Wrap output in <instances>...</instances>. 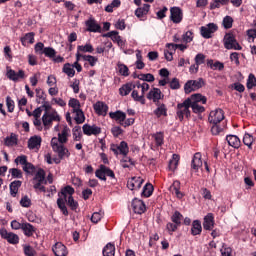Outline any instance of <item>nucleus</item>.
I'll use <instances>...</instances> for the list:
<instances>
[{"label": "nucleus", "instance_id": "nucleus-28", "mask_svg": "<svg viewBox=\"0 0 256 256\" xmlns=\"http://www.w3.org/2000/svg\"><path fill=\"white\" fill-rule=\"evenodd\" d=\"M226 141L230 147H234V149H239L241 146V140L236 135H228L226 137Z\"/></svg>", "mask_w": 256, "mask_h": 256}, {"label": "nucleus", "instance_id": "nucleus-50", "mask_svg": "<svg viewBox=\"0 0 256 256\" xmlns=\"http://www.w3.org/2000/svg\"><path fill=\"white\" fill-rule=\"evenodd\" d=\"M63 73H65L68 77H75V69L69 63L63 66Z\"/></svg>", "mask_w": 256, "mask_h": 256}, {"label": "nucleus", "instance_id": "nucleus-51", "mask_svg": "<svg viewBox=\"0 0 256 256\" xmlns=\"http://www.w3.org/2000/svg\"><path fill=\"white\" fill-rule=\"evenodd\" d=\"M120 163H121V167H123V169H129V167H131V165H135L133 160L127 156H124L122 158V160L120 161Z\"/></svg>", "mask_w": 256, "mask_h": 256}, {"label": "nucleus", "instance_id": "nucleus-18", "mask_svg": "<svg viewBox=\"0 0 256 256\" xmlns=\"http://www.w3.org/2000/svg\"><path fill=\"white\" fill-rule=\"evenodd\" d=\"M52 251L55 256H67L69 255V251L67 250V246L61 242H57L53 247Z\"/></svg>", "mask_w": 256, "mask_h": 256}, {"label": "nucleus", "instance_id": "nucleus-46", "mask_svg": "<svg viewBox=\"0 0 256 256\" xmlns=\"http://www.w3.org/2000/svg\"><path fill=\"white\" fill-rule=\"evenodd\" d=\"M153 184L151 183H147L144 187H143V191H142V195L143 197H151L153 195Z\"/></svg>", "mask_w": 256, "mask_h": 256}, {"label": "nucleus", "instance_id": "nucleus-9", "mask_svg": "<svg viewBox=\"0 0 256 256\" xmlns=\"http://www.w3.org/2000/svg\"><path fill=\"white\" fill-rule=\"evenodd\" d=\"M110 151L114 152V155H123L124 157H127L129 155V145H127V142L122 141L119 145L112 144L110 146Z\"/></svg>", "mask_w": 256, "mask_h": 256}, {"label": "nucleus", "instance_id": "nucleus-23", "mask_svg": "<svg viewBox=\"0 0 256 256\" xmlns=\"http://www.w3.org/2000/svg\"><path fill=\"white\" fill-rule=\"evenodd\" d=\"M110 119H114V121H117L119 125H122L123 121L127 119V114L121 110H117L116 112H110L109 113Z\"/></svg>", "mask_w": 256, "mask_h": 256}, {"label": "nucleus", "instance_id": "nucleus-3", "mask_svg": "<svg viewBox=\"0 0 256 256\" xmlns=\"http://www.w3.org/2000/svg\"><path fill=\"white\" fill-rule=\"evenodd\" d=\"M50 145L54 153H57L59 159H69L71 152L65 147V144L57 143V137L51 139Z\"/></svg>", "mask_w": 256, "mask_h": 256}, {"label": "nucleus", "instance_id": "nucleus-53", "mask_svg": "<svg viewBox=\"0 0 256 256\" xmlns=\"http://www.w3.org/2000/svg\"><path fill=\"white\" fill-rule=\"evenodd\" d=\"M72 135L74 141H79L81 137H83V134L81 133V126H75L72 129Z\"/></svg>", "mask_w": 256, "mask_h": 256}, {"label": "nucleus", "instance_id": "nucleus-32", "mask_svg": "<svg viewBox=\"0 0 256 256\" xmlns=\"http://www.w3.org/2000/svg\"><path fill=\"white\" fill-rule=\"evenodd\" d=\"M74 114V121L77 123V125H81L85 123V113H83V110H75L72 112Z\"/></svg>", "mask_w": 256, "mask_h": 256}, {"label": "nucleus", "instance_id": "nucleus-2", "mask_svg": "<svg viewBox=\"0 0 256 256\" xmlns=\"http://www.w3.org/2000/svg\"><path fill=\"white\" fill-rule=\"evenodd\" d=\"M191 100L186 99L182 103H178L176 106V117L178 120L189 119L191 117Z\"/></svg>", "mask_w": 256, "mask_h": 256}, {"label": "nucleus", "instance_id": "nucleus-60", "mask_svg": "<svg viewBox=\"0 0 256 256\" xmlns=\"http://www.w3.org/2000/svg\"><path fill=\"white\" fill-rule=\"evenodd\" d=\"M136 87H137V89H141V95H143V97H145V93L147 91H149V88H150L149 84L146 83V82H144L142 84L141 83H137Z\"/></svg>", "mask_w": 256, "mask_h": 256}, {"label": "nucleus", "instance_id": "nucleus-57", "mask_svg": "<svg viewBox=\"0 0 256 256\" xmlns=\"http://www.w3.org/2000/svg\"><path fill=\"white\" fill-rule=\"evenodd\" d=\"M247 89H253V87H256V78L255 75L249 74L247 83H246Z\"/></svg>", "mask_w": 256, "mask_h": 256}, {"label": "nucleus", "instance_id": "nucleus-44", "mask_svg": "<svg viewBox=\"0 0 256 256\" xmlns=\"http://www.w3.org/2000/svg\"><path fill=\"white\" fill-rule=\"evenodd\" d=\"M172 223H175L179 227H181V221H183V214L179 211H175L174 214L171 216Z\"/></svg>", "mask_w": 256, "mask_h": 256}, {"label": "nucleus", "instance_id": "nucleus-41", "mask_svg": "<svg viewBox=\"0 0 256 256\" xmlns=\"http://www.w3.org/2000/svg\"><path fill=\"white\" fill-rule=\"evenodd\" d=\"M65 199L62 197H59L57 199V205L60 209V211L63 213V215L67 216L69 215V211L67 210V206L65 205Z\"/></svg>", "mask_w": 256, "mask_h": 256}, {"label": "nucleus", "instance_id": "nucleus-20", "mask_svg": "<svg viewBox=\"0 0 256 256\" xmlns=\"http://www.w3.org/2000/svg\"><path fill=\"white\" fill-rule=\"evenodd\" d=\"M85 25L87 27L86 31H89V33H101V26L94 18L88 19Z\"/></svg>", "mask_w": 256, "mask_h": 256}, {"label": "nucleus", "instance_id": "nucleus-47", "mask_svg": "<svg viewBox=\"0 0 256 256\" xmlns=\"http://www.w3.org/2000/svg\"><path fill=\"white\" fill-rule=\"evenodd\" d=\"M69 107L72 108V113L74 111H79L81 109V102H79L77 99L75 98H71L68 102Z\"/></svg>", "mask_w": 256, "mask_h": 256}, {"label": "nucleus", "instance_id": "nucleus-38", "mask_svg": "<svg viewBox=\"0 0 256 256\" xmlns=\"http://www.w3.org/2000/svg\"><path fill=\"white\" fill-rule=\"evenodd\" d=\"M179 155L177 154H173L172 155V159L169 161V170L170 171H175V169H177L178 165H179Z\"/></svg>", "mask_w": 256, "mask_h": 256}, {"label": "nucleus", "instance_id": "nucleus-1", "mask_svg": "<svg viewBox=\"0 0 256 256\" xmlns=\"http://www.w3.org/2000/svg\"><path fill=\"white\" fill-rule=\"evenodd\" d=\"M59 123L61 121V116L57 110L46 111L42 116V124L45 131H49L53 127V122Z\"/></svg>", "mask_w": 256, "mask_h": 256}, {"label": "nucleus", "instance_id": "nucleus-34", "mask_svg": "<svg viewBox=\"0 0 256 256\" xmlns=\"http://www.w3.org/2000/svg\"><path fill=\"white\" fill-rule=\"evenodd\" d=\"M102 255L115 256V244L113 243L106 244V246L103 248Z\"/></svg>", "mask_w": 256, "mask_h": 256}, {"label": "nucleus", "instance_id": "nucleus-8", "mask_svg": "<svg viewBox=\"0 0 256 256\" xmlns=\"http://www.w3.org/2000/svg\"><path fill=\"white\" fill-rule=\"evenodd\" d=\"M203 86H205V80L203 78L190 80L184 85V91L185 93H191V91H197V89H201Z\"/></svg>", "mask_w": 256, "mask_h": 256}, {"label": "nucleus", "instance_id": "nucleus-26", "mask_svg": "<svg viewBox=\"0 0 256 256\" xmlns=\"http://www.w3.org/2000/svg\"><path fill=\"white\" fill-rule=\"evenodd\" d=\"M134 89L135 85H133V83H126L119 88V95H121V97H127Z\"/></svg>", "mask_w": 256, "mask_h": 256}, {"label": "nucleus", "instance_id": "nucleus-12", "mask_svg": "<svg viewBox=\"0 0 256 256\" xmlns=\"http://www.w3.org/2000/svg\"><path fill=\"white\" fill-rule=\"evenodd\" d=\"M0 236L2 239H6L11 245H17L19 243V236L13 232H8L7 229H0Z\"/></svg>", "mask_w": 256, "mask_h": 256}, {"label": "nucleus", "instance_id": "nucleus-24", "mask_svg": "<svg viewBox=\"0 0 256 256\" xmlns=\"http://www.w3.org/2000/svg\"><path fill=\"white\" fill-rule=\"evenodd\" d=\"M213 227H215V220L214 217L211 213H208L205 217H204V222H203V228L206 231H211V229H213Z\"/></svg>", "mask_w": 256, "mask_h": 256}, {"label": "nucleus", "instance_id": "nucleus-43", "mask_svg": "<svg viewBox=\"0 0 256 256\" xmlns=\"http://www.w3.org/2000/svg\"><path fill=\"white\" fill-rule=\"evenodd\" d=\"M190 107H191L193 113H196V114L205 113V107H203L199 103L191 102V100H190Z\"/></svg>", "mask_w": 256, "mask_h": 256}, {"label": "nucleus", "instance_id": "nucleus-62", "mask_svg": "<svg viewBox=\"0 0 256 256\" xmlns=\"http://www.w3.org/2000/svg\"><path fill=\"white\" fill-rule=\"evenodd\" d=\"M205 59H206V56L205 54L203 53H198L195 58H194V61H195V64L196 65H203L205 63Z\"/></svg>", "mask_w": 256, "mask_h": 256}, {"label": "nucleus", "instance_id": "nucleus-21", "mask_svg": "<svg viewBox=\"0 0 256 256\" xmlns=\"http://www.w3.org/2000/svg\"><path fill=\"white\" fill-rule=\"evenodd\" d=\"M43 139L41 138V136L38 135H34L32 137L29 138L28 140V149H41V143H42Z\"/></svg>", "mask_w": 256, "mask_h": 256}, {"label": "nucleus", "instance_id": "nucleus-10", "mask_svg": "<svg viewBox=\"0 0 256 256\" xmlns=\"http://www.w3.org/2000/svg\"><path fill=\"white\" fill-rule=\"evenodd\" d=\"M149 101H153L155 105H159V102L164 99L165 95L161 92L159 88H152L146 95Z\"/></svg>", "mask_w": 256, "mask_h": 256}, {"label": "nucleus", "instance_id": "nucleus-6", "mask_svg": "<svg viewBox=\"0 0 256 256\" xmlns=\"http://www.w3.org/2000/svg\"><path fill=\"white\" fill-rule=\"evenodd\" d=\"M14 163L16 165H22V169L24 173H28L29 175L35 173V165L27 161V156L25 155H20L16 157L14 160Z\"/></svg>", "mask_w": 256, "mask_h": 256}, {"label": "nucleus", "instance_id": "nucleus-25", "mask_svg": "<svg viewBox=\"0 0 256 256\" xmlns=\"http://www.w3.org/2000/svg\"><path fill=\"white\" fill-rule=\"evenodd\" d=\"M181 189V182L174 181L173 184L170 186V191L174 195H176L177 199H183V192L180 191Z\"/></svg>", "mask_w": 256, "mask_h": 256}, {"label": "nucleus", "instance_id": "nucleus-27", "mask_svg": "<svg viewBox=\"0 0 256 256\" xmlns=\"http://www.w3.org/2000/svg\"><path fill=\"white\" fill-rule=\"evenodd\" d=\"M203 167V160H201V153H195L192 159V169L199 171Z\"/></svg>", "mask_w": 256, "mask_h": 256}, {"label": "nucleus", "instance_id": "nucleus-52", "mask_svg": "<svg viewBox=\"0 0 256 256\" xmlns=\"http://www.w3.org/2000/svg\"><path fill=\"white\" fill-rule=\"evenodd\" d=\"M5 145H7V147H13V145H17V135L11 134L10 136L6 137Z\"/></svg>", "mask_w": 256, "mask_h": 256}, {"label": "nucleus", "instance_id": "nucleus-35", "mask_svg": "<svg viewBox=\"0 0 256 256\" xmlns=\"http://www.w3.org/2000/svg\"><path fill=\"white\" fill-rule=\"evenodd\" d=\"M201 231H203V227L201 226V221L194 220L192 223L191 233L192 235H201Z\"/></svg>", "mask_w": 256, "mask_h": 256}, {"label": "nucleus", "instance_id": "nucleus-59", "mask_svg": "<svg viewBox=\"0 0 256 256\" xmlns=\"http://www.w3.org/2000/svg\"><path fill=\"white\" fill-rule=\"evenodd\" d=\"M95 175L98 179H101V181H107V177L105 176V170L103 168V165H100V168L96 170Z\"/></svg>", "mask_w": 256, "mask_h": 256}, {"label": "nucleus", "instance_id": "nucleus-48", "mask_svg": "<svg viewBox=\"0 0 256 256\" xmlns=\"http://www.w3.org/2000/svg\"><path fill=\"white\" fill-rule=\"evenodd\" d=\"M136 69H145V63L143 62V55H141V51L136 53Z\"/></svg>", "mask_w": 256, "mask_h": 256}, {"label": "nucleus", "instance_id": "nucleus-7", "mask_svg": "<svg viewBox=\"0 0 256 256\" xmlns=\"http://www.w3.org/2000/svg\"><path fill=\"white\" fill-rule=\"evenodd\" d=\"M223 119H225V112H223L221 108L211 111L208 117V121L211 125H219Z\"/></svg>", "mask_w": 256, "mask_h": 256}, {"label": "nucleus", "instance_id": "nucleus-30", "mask_svg": "<svg viewBox=\"0 0 256 256\" xmlns=\"http://www.w3.org/2000/svg\"><path fill=\"white\" fill-rule=\"evenodd\" d=\"M22 231L26 237H33V233H35V226L25 222L23 223Z\"/></svg>", "mask_w": 256, "mask_h": 256}, {"label": "nucleus", "instance_id": "nucleus-55", "mask_svg": "<svg viewBox=\"0 0 256 256\" xmlns=\"http://www.w3.org/2000/svg\"><path fill=\"white\" fill-rule=\"evenodd\" d=\"M138 79H140V81H147V83H153V81H155V76H153L151 73L140 74Z\"/></svg>", "mask_w": 256, "mask_h": 256}, {"label": "nucleus", "instance_id": "nucleus-17", "mask_svg": "<svg viewBox=\"0 0 256 256\" xmlns=\"http://www.w3.org/2000/svg\"><path fill=\"white\" fill-rule=\"evenodd\" d=\"M132 209L137 215H143L147 208L145 207V202H143V200L135 198L132 201Z\"/></svg>", "mask_w": 256, "mask_h": 256}, {"label": "nucleus", "instance_id": "nucleus-14", "mask_svg": "<svg viewBox=\"0 0 256 256\" xmlns=\"http://www.w3.org/2000/svg\"><path fill=\"white\" fill-rule=\"evenodd\" d=\"M6 76L10 79V81H14V83H17L27 77V75H25V71L19 70L16 72L13 69L7 70Z\"/></svg>", "mask_w": 256, "mask_h": 256}, {"label": "nucleus", "instance_id": "nucleus-29", "mask_svg": "<svg viewBox=\"0 0 256 256\" xmlns=\"http://www.w3.org/2000/svg\"><path fill=\"white\" fill-rule=\"evenodd\" d=\"M21 43L23 47H27V45H33L35 43V33L29 32L25 34L24 37L21 38Z\"/></svg>", "mask_w": 256, "mask_h": 256}, {"label": "nucleus", "instance_id": "nucleus-39", "mask_svg": "<svg viewBox=\"0 0 256 256\" xmlns=\"http://www.w3.org/2000/svg\"><path fill=\"white\" fill-rule=\"evenodd\" d=\"M73 193H75V189L71 186H66L61 191V195L65 201H67L69 197H73ZM67 195H69V197H67Z\"/></svg>", "mask_w": 256, "mask_h": 256}, {"label": "nucleus", "instance_id": "nucleus-11", "mask_svg": "<svg viewBox=\"0 0 256 256\" xmlns=\"http://www.w3.org/2000/svg\"><path fill=\"white\" fill-rule=\"evenodd\" d=\"M170 21L179 25L183 21V10L177 6L170 8Z\"/></svg>", "mask_w": 256, "mask_h": 256}, {"label": "nucleus", "instance_id": "nucleus-58", "mask_svg": "<svg viewBox=\"0 0 256 256\" xmlns=\"http://www.w3.org/2000/svg\"><path fill=\"white\" fill-rule=\"evenodd\" d=\"M222 25L224 29H231L233 27V18L231 16L224 17Z\"/></svg>", "mask_w": 256, "mask_h": 256}, {"label": "nucleus", "instance_id": "nucleus-45", "mask_svg": "<svg viewBox=\"0 0 256 256\" xmlns=\"http://www.w3.org/2000/svg\"><path fill=\"white\" fill-rule=\"evenodd\" d=\"M77 51L80 53H93V45L91 44H85V45H79L77 46Z\"/></svg>", "mask_w": 256, "mask_h": 256}, {"label": "nucleus", "instance_id": "nucleus-64", "mask_svg": "<svg viewBox=\"0 0 256 256\" xmlns=\"http://www.w3.org/2000/svg\"><path fill=\"white\" fill-rule=\"evenodd\" d=\"M43 55H45V57L53 58L56 55L55 49H53L52 47H46L43 50Z\"/></svg>", "mask_w": 256, "mask_h": 256}, {"label": "nucleus", "instance_id": "nucleus-49", "mask_svg": "<svg viewBox=\"0 0 256 256\" xmlns=\"http://www.w3.org/2000/svg\"><path fill=\"white\" fill-rule=\"evenodd\" d=\"M117 67H118V71H119L120 75H122L123 77H129V67H127V65L119 62L117 64Z\"/></svg>", "mask_w": 256, "mask_h": 256}, {"label": "nucleus", "instance_id": "nucleus-54", "mask_svg": "<svg viewBox=\"0 0 256 256\" xmlns=\"http://www.w3.org/2000/svg\"><path fill=\"white\" fill-rule=\"evenodd\" d=\"M65 202L70 207V209H72V211H76L77 207H79V203H77V201H75L73 196H68V198L65 200Z\"/></svg>", "mask_w": 256, "mask_h": 256}, {"label": "nucleus", "instance_id": "nucleus-42", "mask_svg": "<svg viewBox=\"0 0 256 256\" xmlns=\"http://www.w3.org/2000/svg\"><path fill=\"white\" fill-rule=\"evenodd\" d=\"M36 103L43 104L45 103V92L41 88H36Z\"/></svg>", "mask_w": 256, "mask_h": 256}, {"label": "nucleus", "instance_id": "nucleus-15", "mask_svg": "<svg viewBox=\"0 0 256 256\" xmlns=\"http://www.w3.org/2000/svg\"><path fill=\"white\" fill-rule=\"evenodd\" d=\"M69 137H71V129L67 126H63L58 133V137H56L57 143L65 144L69 141Z\"/></svg>", "mask_w": 256, "mask_h": 256}, {"label": "nucleus", "instance_id": "nucleus-13", "mask_svg": "<svg viewBox=\"0 0 256 256\" xmlns=\"http://www.w3.org/2000/svg\"><path fill=\"white\" fill-rule=\"evenodd\" d=\"M219 27L215 23H209L206 26L200 28V33L204 39H211L212 33H215Z\"/></svg>", "mask_w": 256, "mask_h": 256}, {"label": "nucleus", "instance_id": "nucleus-56", "mask_svg": "<svg viewBox=\"0 0 256 256\" xmlns=\"http://www.w3.org/2000/svg\"><path fill=\"white\" fill-rule=\"evenodd\" d=\"M83 60L87 61L91 67H95V65H97V62L99 61L97 57L92 55L83 56Z\"/></svg>", "mask_w": 256, "mask_h": 256}, {"label": "nucleus", "instance_id": "nucleus-5", "mask_svg": "<svg viewBox=\"0 0 256 256\" xmlns=\"http://www.w3.org/2000/svg\"><path fill=\"white\" fill-rule=\"evenodd\" d=\"M223 43L225 49L228 50L234 49V51H241V49H243L239 42H237V39L235 38V35L233 33L225 34Z\"/></svg>", "mask_w": 256, "mask_h": 256}, {"label": "nucleus", "instance_id": "nucleus-36", "mask_svg": "<svg viewBox=\"0 0 256 256\" xmlns=\"http://www.w3.org/2000/svg\"><path fill=\"white\" fill-rule=\"evenodd\" d=\"M154 115H156V117H162V115L167 117V107L165 104L158 103L157 109L154 110Z\"/></svg>", "mask_w": 256, "mask_h": 256}, {"label": "nucleus", "instance_id": "nucleus-63", "mask_svg": "<svg viewBox=\"0 0 256 256\" xmlns=\"http://www.w3.org/2000/svg\"><path fill=\"white\" fill-rule=\"evenodd\" d=\"M243 143H244V145L249 147V149H251V146L253 145V137L251 136V134L244 135Z\"/></svg>", "mask_w": 256, "mask_h": 256}, {"label": "nucleus", "instance_id": "nucleus-19", "mask_svg": "<svg viewBox=\"0 0 256 256\" xmlns=\"http://www.w3.org/2000/svg\"><path fill=\"white\" fill-rule=\"evenodd\" d=\"M82 130L84 135H88V137H90V135H100L101 133V127L97 125L91 126L89 124H84Z\"/></svg>", "mask_w": 256, "mask_h": 256}, {"label": "nucleus", "instance_id": "nucleus-16", "mask_svg": "<svg viewBox=\"0 0 256 256\" xmlns=\"http://www.w3.org/2000/svg\"><path fill=\"white\" fill-rule=\"evenodd\" d=\"M144 181L143 178L134 176L128 180L127 187L130 191H137V189H141V185H143Z\"/></svg>", "mask_w": 256, "mask_h": 256}, {"label": "nucleus", "instance_id": "nucleus-31", "mask_svg": "<svg viewBox=\"0 0 256 256\" xmlns=\"http://www.w3.org/2000/svg\"><path fill=\"white\" fill-rule=\"evenodd\" d=\"M23 182L20 180H15L12 183H10V195L13 197H17V193H19V188L21 187Z\"/></svg>", "mask_w": 256, "mask_h": 256}, {"label": "nucleus", "instance_id": "nucleus-33", "mask_svg": "<svg viewBox=\"0 0 256 256\" xmlns=\"http://www.w3.org/2000/svg\"><path fill=\"white\" fill-rule=\"evenodd\" d=\"M104 37H110L114 43H118V45H123V40H121V36H119V32L111 31L104 35Z\"/></svg>", "mask_w": 256, "mask_h": 256}, {"label": "nucleus", "instance_id": "nucleus-37", "mask_svg": "<svg viewBox=\"0 0 256 256\" xmlns=\"http://www.w3.org/2000/svg\"><path fill=\"white\" fill-rule=\"evenodd\" d=\"M191 100V103H202V105H205L207 103V97L201 95V94H194L190 98H187Z\"/></svg>", "mask_w": 256, "mask_h": 256}, {"label": "nucleus", "instance_id": "nucleus-61", "mask_svg": "<svg viewBox=\"0 0 256 256\" xmlns=\"http://www.w3.org/2000/svg\"><path fill=\"white\" fill-rule=\"evenodd\" d=\"M24 255L26 256H37V252L35 251V249L29 245H25L24 246Z\"/></svg>", "mask_w": 256, "mask_h": 256}, {"label": "nucleus", "instance_id": "nucleus-22", "mask_svg": "<svg viewBox=\"0 0 256 256\" xmlns=\"http://www.w3.org/2000/svg\"><path fill=\"white\" fill-rule=\"evenodd\" d=\"M93 108L95 113H97V115H101L102 117H105L107 115V111H109V106L101 101L96 102Z\"/></svg>", "mask_w": 256, "mask_h": 256}, {"label": "nucleus", "instance_id": "nucleus-40", "mask_svg": "<svg viewBox=\"0 0 256 256\" xmlns=\"http://www.w3.org/2000/svg\"><path fill=\"white\" fill-rule=\"evenodd\" d=\"M131 97L137 103H141V105H145V96L142 94L139 95V91L133 90L131 93Z\"/></svg>", "mask_w": 256, "mask_h": 256}, {"label": "nucleus", "instance_id": "nucleus-4", "mask_svg": "<svg viewBox=\"0 0 256 256\" xmlns=\"http://www.w3.org/2000/svg\"><path fill=\"white\" fill-rule=\"evenodd\" d=\"M47 180H45V170L39 169L32 179L33 188L35 191H41L42 193H46L47 189L43 184H46Z\"/></svg>", "mask_w": 256, "mask_h": 256}]
</instances>
